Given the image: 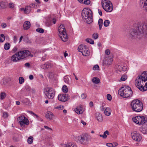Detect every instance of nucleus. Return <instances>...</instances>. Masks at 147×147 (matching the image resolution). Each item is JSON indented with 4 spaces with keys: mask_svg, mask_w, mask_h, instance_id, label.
<instances>
[{
    "mask_svg": "<svg viewBox=\"0 0 147 147\" xmlns=\"http://www.w3.org/2000/svg\"><path fill=\"white\" fill-rule=\"evenodd\" d=\"M36 6L34 3H32L29 5L26 6L25 8H22L20 9L21 11H24L26 14H28L30 13L32 10V8H34Z\"/></svg>",
    "mask_w": 147,
    "mask_h": 147,
    "instance_id": "12",
    "label": "nucleus"
},
{
    "mask_svg": "<svg viewBox=\"0 0 147 147\" xmlns=\"http://www.w3.org/2000/svg\"><path fill=\"white\" fill-rule=\"evenodd\" d=\"M19 123L22 127H24L25 125H29V121L24 115L20 116L18 119Z\"/></svg>",
    "mask_w": 147,
    "mask_h": 147,
    "instance_id": "11",
    "label": "nucleus"
},
{
    "mask_svg": "<svg viewBox=\"0 0 147 147\" xmlns=\"http://www.w3.org/2000/svg\"><path fill=\"white\" fill-rule=\"evenodd\" d=\"M132 120L134 122L139 125H143L147 122V119L144 116L138 115L133 117Z\"/></svg>",
    "mask_w": 147,
    "mask_h": 147,
    "instance_id": "8",
    "label": "nucleus"
},
{
    "mask_svg": "<svg viewBox=\"0 0 147 147\" xmlns=\"http://www.w3.org/2000/svg\"><path fill=\"white\" fill-rule=\"evenodd\" d=\"M70 98V97L67 94H61L58 96V100L62 102H65Z\"/></svg>",
    "mask_w": 147,
    "mask_h": 147,
    "instance_id": "14",
    "label": "nucleus"
},
{
    "mask_svg": "<svg viewBox=\"0 0 147 147\" xmlns=\"http://www.w3.org/2000/svg\"><path fill=\"white\" fill-rule=\"evenodd\" d=\"M136 87L142 91L147 90V71H144L139 75L135 81Z\"/></svg>",
    "mask_w": 147,
    "mask_h": 147,
    "instance_id": "1",
    "label": "nucleus"
},
{
    "mask_svg": "<svg viewBox=\"0 0 147 147\" xmlns=\"http://www.w3.org/2000/svg\"><path fill=\"white\" fill-rule=\"evenodd\" d=\"M110 24V21L109 20H105L104 22V25L105 27H107Z\"/></svg>",
    "mask_w": 147,
    "mask_h": 147,
    "instance_id": "41",
    "label": "nucleus"
},
{
    "mask_svg": "<svg viewBox=\"0 0 147 147\" xmlns=\"http://www.w3.org/2000/svg\"><path fill=\"white\" fill-rule=\"evenodd\" d=\"M55 109H63L64 108L63 106L61 105L59 106L58 107H56L55 108Z\"/></svg>",
    "mask_w": 147,
    "mask_h": 147,
    "instance_id": "56",
    "label": "nucleus"
},
{
    "mask_svg": "<svg viewBox=\"0 0 147 147\" xmlns=\"http://www.w3.org/2000/svg\"><path fill=\"white\" fill-rule=\"evenodd\" d=\"M118 94L123 97L129 98L132 96L133 92L130 87L127 86L122 88L119 90Z\"/></svg>",
    "mask_w": 147,
    "mask_h": 147,
    "instance_id": "5",
    "label": "nucleus"
},
{
    "mask_svg": "<svg viewBox=\"0 0 147 147\" xmlns=\"http://www.w3.org/2000/svg\"><path fill=\"white\" fill-rule=\"evenodd\" d=\"M66 147H77V146L74 144L70 142L67 145Z\"/></svg>",
    "mask_w": 147,
    "mask_h": 147,
    "instance_id": "42",
    "label": "nucleus"
},
{
    "mask_svg": "<svg viewBox=\"0 0 147 147\" xmlns=\"http://www.w3.org/2000/svg\"><path fill=\"white\" fill-rule=\"evenodd\" d=\"M82 18L88 24L93 21L92 13L89 8H84L82 13Z\"/></svg>",
    "mask_w": 147,
    "mask_h": 147,
    "instance_id": "3",
    "label": "nucleus"
},
{
    "mask_svg": "<svg viewBox=\"0 0 147 147\" xmlns=\"http://www.w3.org/2000/svg\"><path fill=\"white\" fill-rule=\"evenodd\" d=\"M78 108L80 112V114H82L84 111V109L82 107V106H81L79 107H78Z\"/></svg>",
    "mask_w": 147,
    "mask_h": 147,
    "instance_id": "48",
    "label": "nucleus"
},
{
    "mask_svg": "<svg viewBox=\"0 0 147 147\" xmlns=\"http://www.w3.org/2000/svg\"><path fill=\"white\" fill-rule=\"evenodd\" d=\"M14 7V4L13 3H9V7L10 8H13Z\"/></svg>",
    "mask_w": 147,
    "mask_h": 147,
    "instance_id": "53",
    "label": "nucleus"
},
{
    "mask_svg": "<svg viewBox=\"0 0 147 147\" xmlns=\"http://www.w3.org/2000/svg\"><path fill=\"white\" fill-rule=\"evenodd\" d=\"M82 55L84 56H88L90 54V52L88 50V48L83 51L82 53Z\"/></svg>",
    "mask_w": 147,
    "mask_h": 147,
    "instance_id": "30",
    "label": "nucleus"
},
{
    "mask_svg": "<svg viewBox=\"0 0 147 147\" xmlns=\"http://www.w3.org/2000/svg\"><path fill=\"white\" fill-rule=\"evenodd\" d=\"M44 92L46 96L49 99H52L55 96V92L54 90L51 88H46Z\"/></svg>",
    "mask_w": 147,
    "mask_h": 147,
    "instance_id": "10",
    "label": "nucleus"
},
{
    "mask_svg": "<svg viewBox=\"0 0 147 147\" xmlns=\"http://www.w3.org/2000/svg\"><path fill=\"white\" fill-rule=\"evenodd\" d=\"M102 6L106 11L110 12L112 11L113 7L111 2L109 0H102Z\"/></svg>",
    "mask_w": 147,
    "mask_h": 147,
    "instance_id": "7",
    "label": "nucleus"
},
{
    "mask_svg": "<svg viewBox=\"0 0 147 147\" xmlns=\"http://www.w3.org/2000/svg\"><path fill=\"white\" fill-rule=\"evenodd\" d=\"M87 48L88 47L86 45H80L79 46L78 50L79 51L81 52L82 53L84 51L86 50Z\"/></svg>",
    "mask_w": 147,
    "mask_h": 147,
    "instance_id": "22",
    "label": "nucleus"
},
{
    "mask_svg": "<svg viewBox=\"0 0 147 147\" xmlns=\"http://www.w3.org/2000/svg\"><path fill=\"white\" fill-rule=\"evenodd\" d=\"M10 47V45L9 43L7 42L4 45V49L6 50H9Z\"/></svg>",
    "mask_w": 147,
    "mask_h": 147,
    "instance_id": "34",
    "label": "nucleus"
},
{
    "mask_svg": "<svg viewBox=\"0 0 147 147\" xmlns=\"http://www.w3.org/2000/svg\"><path fill=\"white\" fill-rule=\"evenodd\" d=\"M95 116L97 120L99 122H102V115L99 113H96L95 114Z\"/></svg>",
    "mask_w": 147,
    "mask_h": 147,
    "instance_id": "23",
    "label": "nucleus"
},
{
    "mask_svg": "<svg viewBox=\"0 0 147 147\" xmlns=\"http://www.w3.org/2000/svg\"><path fill=\"white\" fill-rule=\"evenodd\" d=\"M131 136L132 139L137 142H140L142 139L141 134L136 131H134L131 134Z\"/></svg>",
    "mask_w": 147,
    "mask_h": 147,
    "instance_id": "13",
    "label": "nucleus"
},
{
    "mask_svg": "<svg viewBox=\"0 0 147 147\" xmlns=\"http://www.w3.org/2000/svg\"><path fill=\"white\" fill-rule=\"evenodd\" d=\"M127 78V76L126 75H123L121 76L120 80L121 81H125L126 80Z\"/></svg>",
    "mask_w": 147,
    "mask_h": 147,
    "instance_id": "36",
    "label": "nucleus"
},
{
    "mask_svg": "<svg viewBox=\"0 0 147 147\" xmlns=\"http://www.w3.org/2000/svg\"><path fill=\"white\" fill-rule=\"evenodd\" d=\"M105 53L107 55H109L110 53V51L108 49H106L105 51Z\"/></svg>",
    "mask_w": 147,
    "mask_h": 147,
    "instance_id": "57",
    "label": "nucleus"
},
{
    "mask_svg": "<svg viewBox=\"0 0 147 147\" xmlns=\"http://www.w3.org/2000/svg\"><path fill=\"white\" fill-rule=\"evenodd\" d=\"M112 61L113 59L112 58H108L104 61L103 63V66L110 65L112 64Z\"/></svg>",
    "mask_w": 147,
    "mask_h": 147,
    "instance_id": "15",
    "label": "nucleus"
},
{
    "mask_svg": "<svg viewBox=\"0 0 147 147\" xmlns=\"http://www.w3.org/2000/svg\"><path fill=\"white\" fill-rule=\"evenodd\" d=\"M98 24L99 26V29L100 30L103 25V20L102 19L100 18L98 22Z\"/></svg>",
    "mask_w": 147,
    "mask_h": 147,
    "instance_id": "31",
    "label": "nucleus"
},
{
    "mask_svg": "<svg viewBox=\"0 0 147 147\" xmlns=\"http://www.w3.org/2000/svg\"><path fill=\"white\" fill-rule=\"evenodd\" d=\"M22 102L23 103L26 105L29 104L30 102L29 100L27 98L24 99L22 100Z\"/></svg>",
    "mask_w": 147,
    "mask_h": 147,
    "instance_id": "39",
    "label": "nucleus"
},
{
    "mask_svg": "<svg viewBox=\"0 0 147 147\" xmlns=\"http://www.w3.org/2000/svg\"><path fill=\"white\" fill-rule=\"evenodd\" d=\"M86 95L85 93H83L81 95V97L83 99L85 98L86 97Z\"/></svg>",
    "mask_w": 147,
    "mask_h": 147,
    "instance_id": "58",
    "label": "nucleus"
},
{
    "mask_svg": "<svg viewBox=\"0 0 147 147\" xmlns=\"http://www.w3.org/2000/svg\"><path fill=\"white\" fill-rule=\"evenodd\" d=\"M23 40L24 42L28 43H31L30 40L29 39L28 37H26L23 38Z\"/></svg>",
    "mask_w": 147,
    "mask_h": 147,
    "instance_id": "37",
    "label": "nucleus"
},
{
    "mask_svg": "<svg viewBox=\"0 0 147 147\" xmlns=\"http://www.w3.org/2000/svg\"><path fill=\"white\" fill-rule=\"evenodd\" d=\"M13 42L14 43H16L17 41V37L16 36H15L13 38Z\"/></svg>",
    "mask_w": 147,
    "mask_h": 147,
    "instance_id": "60",
    "label": "nucleus"
},
{
    "mask_svg": "<svg viewBox=\"0 0 147 147\" xmlns=\"http://www.w3.org/2000/svg\"><path fill=\"white\" fill-rule=\"evenodd\" d=\"M7 94L5 92H1L0 94V98L1 100H3L6 97Z\"/></svg>",
    "mask_w": 147,
    "mask_h": 147,
    "instance_id": "33",
    "label": "nucleus"
},
{
    "mask_svg": "<svg viewBox=\"0 0 147 147\" xmlns=\"http://www.w3.org/2000/svg\"><path fill=\"white\" fill-rule=\"evenodd\" d=\"M52 65L51 63L47 62L41 65L40 67L42 69H46L51 67Z\"/></svg>",
    "mask_w": 147,
    "mask_h": 147,
    "instance_id": "16",
    "label": "nucleus"
},
{
    "mask_svg": "<svg viewBox=\"0 0 147 147\" xmlns=\"http://www.w3.org/2000/svg\"><path fill=\"white\" fill-rule=\"evenodd\" d=\"M111 110L110 108L109 107L107 108L104 111L105 114L107 116H109L111 114Z\"/></svg>",
    "mask_w": 147,
    "mask_h": 147,
    "instance_id": "25",
    "label": "nucleus"
},
{
    "mask_svg": "<svg viewBox=\"0 0 147 147\" xmlns=\"http://www.w3.org/2000/svg\"><path fill=\"white\" fill-rule=\"evenodd\" d=\"M75 112L78 114H80V112L79 110L78 107L75 109Z\"/></svg>",
    "mask_w": 147,
    "mask_h": 147,
    "instance_id": "52",
    "label": "nucleus"
},
{
    "mask_svg": "<svg viewBox=\"0 0 147 147\" xmlns=\"http://www.w3.org/2000/svg\"><path fill=\"white\" fill-rule=\"evenodd\" d=\"M19 83L20 84H22L24 83V78L22 77H20L19 78Z\"/></svg>",
    "mask_w": 147,
    "mask_h": 147,
    "instance_id": "47",
    "label": "nucleus"
},
{
    "mask_svg": "<svg viewBox=\"0 0 147 147\" xmlns=\"http://www.w3.org/2000/svg\"><path fill=\"white\" fill-rule=\"evenodd\" d=\"M36 31L40 33H43L44 32V30L41 28H37L36 30Z\"/></svg>",
    "mask_w": 147,
    "mask_h": 147,
    "instance_id": "49",
    "label": "nucleus"
},
{
    "mask_svg": "<svg viewBox=\"0 0 147 147\" xmlns=\"http://www.w3.org/2000/svg\"><path fill=\"white\" fill-rule=\"evenodd\" d=\"M5 39V36L4 35L1 34L0 35V42H3L4 41Z\"/></svg>",
    "mask_w": 147,
    "mask_h": 147,
    "instance_id": "44",
    "label": "nucleus"
},
{
    "mask_svg": "<svg viewBox=\"0 0 147 147\" xmlns=\"http://www.w3.org/2000/svg\"><path fill=\"white\" fill-rule=\"evenodd\" d=\"M0 8L2 9H4L6 7V4L3 2H0Z\"/></svg>",
    "mask_w": 147,
    "mask_h": 147,
    "instance_id": "38",
    "label": "nucleus"
},
{
    "mask_svg": "<svg viewBox=\"0 0 147 147\" xmlns=\"http://www.w3.org/2000/svg\"><path fill=\"white\" fill-rule=\"evenodd\" d=\"M98 37V34L97 33H94L92 35V38L94 39H96Z\"/></svg>",
    "mask_w": 147,
    "mask_h": 147,
    "instance_id": "46",
    "label": "nucleus"
},
{
    "mask_svg": "<svg viewBox=\"0 0 147 147\" xmlns=\"http://www.w3.org/2000/svg\"><path fill=\"white\" fill-rule=\"evenodd\" d=\"M44 127L45 129H48V130H50L51 131L52 130V129L51 128L47 126H45V125L44 126Z\"/></svg>",
    "mask_w": 147,
    "mask_h": 147,
    "instance_id": "61",
    "label": "nucleus"
},
{
    "mask_svg": "<svg viewBox=\"0 0 147 147\" xmlns=\"http://www.w3.org/2000/svg\"><path fill=\"white\" fill-rule=\"evenodd\" d=\"M106 134H107V135H109V131L107 130H106L104 132L103 135L105 138H106L107 137Z\"/></svg>",
    "mask_w": 147,
    "mask_h": 147,
    "instance_id": "50",
    "label": "nucleus"
},
{
    "mask_svg": "<svg viewBox=\"0 0 147 147\" xmlns=\"http://www.w3.org/2000/svg\"><path fill=\"white\" fill-rule=\"evenodd\" d=\"M59 35L63 42L66 41L68 38L67 33L65 32V28L63 25H61L59 27Z\"/></svg>",
    "mask_w": 147,
    "mask_h": 147,
    "instance_id": "6",
    "label": "nucleus"
},
{
    "mask_svg": "<svg viewBox=\"0 0 147 147\" xmlns=\"http://www.w3.org/2000/svg\"><path fill=\"white\" fill-rule=\"evenodd\" d=\"M34 138L32 136L29 137L27 139V143L29 144H31L33 141Z\"/></svg>",
    "mask_w": 147,
    "mask_h": 147,
    "instance_id": "32",
    "label": "nucleus"
},
{
    "mask_svg": "<svg viewBox=\"0 0 147 147\" xmlns=\"http://www.w3.org/2000/svg\"><path fill=\"white\" fill-rule=\"evenodd\" d=\"M80 3H83L86 5L89 4L90 3V0H78Z\"/></svg>",
    "mask_w": 147,
    "mask_h": 147,
    "instance_id": "29",
    "label": "nucleus"
},
{
    "mask_svg": "<svg viewBox=\"0 0 147 147\" xmlns=\"http://www.w3.org/2000/svg\"><path fill=\"white\" fill-rule=\"evenodd\" d=\"M62 89L63 92L65 93L67 92L68 91L67 88L65 85H64L63 86Z\"/></svg>",
    "mask_w": 147,
    "mask_h": 147,
    "instance_id": "40",
    "label": "nucleus"
},
{
    "mask_svg": "<svg viewBox=\"0 0 147 147\" xmlns=\"http://www.w3.org/2000/svg\"><path fill=\"white\" fill-rule=\"evenodd\" d=\"M25 55V58L27 56H29L30 54V52L28 50L24 51Z\"/></svg>",
    "mask_w": 147,
    "mask_h": 147,
    "instance_id": "43",
    "label": "nucleus"
},
{
    "mask_svg": "<svg viewBox=\"0 0 147 147\" xmlns=\"http://www.w3.org/2000/svg\"><path fill=\"white\" fill-rule=\"evenodd\" d=\"M17 53L18 56V57L20 60L25 58V55L24 51H20L18 52Z\"/></svg>",
    "mask_w": 147,
    "mask_h": 147,
    "instance_id": "20",
    "label": "nucleus"
},
{
    "mask_svg": "<svg viewBox=\"0 0 147 147\" xmlns=\"http://www.w3.org/2000/svg\"><path fill=\"white\" fill-rule=\"evenodd\" d=\"M140 6L147 11V0H141L140 2Z\"/></svg>",
    "mask_w": 147,
    "mask_h": 147,
    "instance_id": "17",
    "label": "nucleus"
},
{
    "mask_svg": "<svg viewBox=\"0 0 147 147\" xmlns=\"http://www.w3.org/2000/svg\"><path fill=\"white\" fill-rule=\"evenodd\" d=\"M98 13L100 15V16H102V13L101 10L99 9H98Z\"/></svg>",
    "mask_w": 147,
    "mask_h": 147,
    "instance_id": "64",
    "label": "nucleus"
},
{
    "mask_svg": "<svg viewBox=\"0 0 147 147\" xmlns=\"http://www.w3.org/2000/svg\"><path fill=\"white\" fill-rule=\"evenodd\" d=\"M106 146L109 147H113L112 143H107L106 144Z\"/></svg>",
    "mask_w": 147,
    "mask_h": 147,
    "instance_id": "59",
    "label": "nucleus"
},
{
    "mask_svg": "<svg viewBox=\"0 0 147 147\" xmlns=\"http://www.w3.org/2000/svg\"><path fill=\"white\" fill-rule=\"evenodd\" d=\"M132 110L136 112H139L143 109V105L142 102L138 99L133 100L130 104Z\"/></svg>",
    "mask_w": 147,
    "mask_h": 147,
    "instance_id": "4",
    "label": "nucleus"
},
{
    "mask_svg": "<svg viewBox=\"0 0 147 147\" xmlns=\"http://www.w3.org/2000/svg\"><path fill=\"white\" fill-rule=\"evenodd\" d=\"M116 67L117 70L120 72H121L122 71H125V69H126V67H123L119 65H117Z\"/></svg>",
    "mask_w": 147,
    "mask_h": 147,
    "instance_id": "26",
    "label": "nucleus"
},
{
    "mask_svg": "<svg viewBox=\"0 0 147 147\" xmlns=\"http://www.w3.org/2000/svg\"><path fill=\"white\" fill-rule=\"evenodd\" d=\"M8 114L7 112H5L3 113V117L5 118H6L8 117Z\"/></svg>",
    "mask_w": 147,
    "mask_h": 147,
    "instance_id": "51",
    "label": "nucleus"
},
{
    "mask_svg": "<svg viewBox=\"0 0 147 147\" xmlns=\"http://www.w3.org/2000/svg\"><path fill=\"white\" fill-rule=\"evenodd\" d=\"M46 117L47 119H49L50 120H52L54 118V115L52 112L49 111L46 114Z\"/></svg>",
    "mask_w": 147,
    "mask_h": 147,
    "instance_id": "19",
    "label": "nucleus"
},
{
    "mask_svg": "<svg viewBox=\"0 0 147 147\" xmlns=\"http://www.w3.org/2000/svg\"><path fill=\"white\" fill-rule=\"evenodd\" d=\"M30 22L28 21H25L24 24L23 28L24 30H27L30 27Z\"/></svg>",
    "mask_w": 147,
    "mask_h": 147,
    "instance_id": "21",
    "label": "nucleus"
},
{
    "mask_svg": "<svg viewBox=\"0 0 147 147\" xmlns=\"http://www.w3.org/2000/svg\"><path fill=\"white\" fill-rule=\"evenodd\" d=\"M130 34L133 38L139 36H144L147 34V23L143 24L138 26L136 27L131 29L130 31Z\"/></svg>",
    "mask_w": 147,
    "mask_h": 147,
    "instance_id": "2",
    "label": "nucleus"
},
{
    "mask_svg": "<svg viewBox=\"0 0 147 147\" xmlns=\"http://www.w3.org/2000/svg\"><path fill=\"white\" fill-rule=\"evenodd\" d=\"M107 97L108 100L110 101L112 99V97L111 95L110 94H107Z\"/></svg>",
    "mask_w": 147,
    "mask_h": 147,
    "instance_id": "54",
    "label": "nucleus"
},
{
    "mask_svg": "<svg viewBox=\"0 0 147 147\" xmlns=\"http://www.w3.org/2000/svg\"><path fill=\"white\" fill-rule=\"evenodd\" d=\"M19 60H20L18 56L17 53L13 55L11 57V61L13 62H17Z\"/></svg>",
    "mask_w": 147,
    "mask_h": 147,
    "instance_id": "18",
    "label": "nucleus"
},
{
    "mask_svg": "<svg viewBox=\"0 0 147 147\" xmlns=\"http://www.w3.org/2000/svg\"><path fill=\"white\" fill-rule=\"evenodd\" d=\"M47 76L49 79L51 80H53L55 78V76L54 73L52 72H49Z\"/></svg>",
    "mask_w": 147,
    "mask_h": 147,
    "instance_id": "27",
    "label": "nucleus"
},
{
    "mask_svg": "<svg viewBox=\"0 0 147 147\" xmlns=\"http://www.w3.org/2000/svg\"><path fill=\"white\" fill-rule=\"evenodd\" d=\"M140 131L143 134H147V124L143 127L140 128Z\"/></svg>",
    "mask_w": 147,
    "mask_h": 147,
    "instance_id": "24",
    "label": "nucleus"
},
{
    "mask_svg": "<svg viewBox=\"0 0 147 147\" xmlns=\"http://www.w3.org/2000/svg\"><path fill=\"white\" fill-rule=\"evenodd\" d=\"M99 66L98 65H96L93 67L92 69L94 70H97Z\"/></svg>",
    "mask_w": 147,
    "mask_h": 147,
    "instance_id": "55",
    "label": "nucleus"
},
{
    "mask_svg": "<svg viewBox=\"0 0 147 147\" xmlns=\"http://www.w3.org/2000/svg\"><path fill=\"white\" fill-rule=\"evenodd\" d=\"M68 76L67 75L64 77V81L65 83H68L69 80Z\"/></svg>",
    "mask_w": 147,
    "mask_h": 147,
    "instance_id": "45",
    "label": "nucleus"
},
{
    "mask_svg": "<svg viewBox=\"0 0 147 147\" xmlns=\"http://www.w3.org/2000/svg\"><path fill=\"white\" fill-rule=\"evenodd\" d=\"M85 40L87 42L91 44H93L94 43V40L91 38H86V39Z\"/></svg>",
    "mask_w": 147,
    "mask_h": 147,
    "instance_id": "35",
    "label": "nucleus"
},
{
    "mask_svg": "<svg viewBox=\"0 0 147 147\" xmlns=\"http://www.w3.org/2000/svg\"><path fill=\"white\" fill-rule=\"evenodd\" d=\"M113 147H115L118 145V144L117 142H114L112 143Z\"/></svg>",
    "mask_w": 147,
    "mask_h": 147,
    "instance_id": "63",
    "label": "nucleus"
},
{
    "mask_svg": "<svg viewBox=\"0 0 147 147\" xmlns=\"http://www.w3.org/2000/svg\"><path fill=\"white\" fill-rule=\"evenodd\" d=\"M90 136L87 134L80 135L78 136V140L79 142L83 145H86L88 143Z\"/></svg>",
    "mask_w": 147,
    "mask_h": 147,
    "instance_id": "9",
    "label": "nucleus"
},
{
    "mask_svg": "<svg viewBox=\"0 0 147 147\" xmlns=\"http://www.w3.org/2000/svg\"><path fill=\"white\" fill-rule=\"evenodd\" d=\"M7 26L6 24L5 23H3L1 24V26L3 28H5Z\"/></svg>",
    "mask_w": 147,
    "mask_h": 147,
    "instance_id": "62",
    "label": "nucleus"
},
{
    "mask_svg": "<svg viewBox=\"0 0 147 147\" xmlns=\"http://www.w3.org/2000/svg\"><path fill=\"white\" fill-rule=\"evenodd\" d=\"M92 81L94 84H97L99 83L100 80L98 78L94 77L92 79Z\"/></svg>",
    "mask_w": 147,
    "mask_h": 147,
    "instance_id": "28",
    "label": "nucleus"
}]
</instances>
